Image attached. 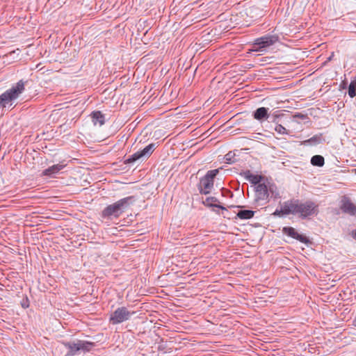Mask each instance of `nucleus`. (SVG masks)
Listing matches in <instances>:
<instances>
[{
	"mask_svg": "<svg viewBox=\"0 0 356 356\" xmlns=\"http://www.w3.org/2000/svg\"><path fill=\"white\" fill-rule=\"evenodd\" d=\"M240 175L243 177L246 180L250 181L251 184L257 186L259 184H261V181L263 179V177L261 175H254L249 170L242 171L240 173Z\"/></svg>",
	"mask_w": 356,
	"mask_h": 356,
	"instance_id": "10",
	"label": "nucleus"
},
{
	"mask_svg": "<svg viewBox=\"0 0 356 356\" xmlns=\"http://www.w3.org/2000/svg\"><path fill=\"white\" fill-rule=\"evenodd\" d=\"M323 141V137L321 134L315 135L310 138L309 139H307L305 141H303L304 145H316L322 143Z\"/></svg>",
	"mask_w": 356,
	"mask_h": 356,
	"instance_id": "19",
	"label": "nucleus"
},
{
	"mask_svg": "<svg viewBox=\"0 0 356 356\" xmlns=\"http://www.w3.org/2000/svg\"><path fill=\"white\" fill-rule=\"evenodd\" d=\"M348 95L353 98L356 96V77L351 80L348 86Z\"/></svg>",
	"mask_w": 356,
	"mask_h": 356,
	"instance_id": "22",
	"label": "nucleus"
},
{
	"mask_svg": "<svg viewBox=\"0 0 356 356\" xmlns=\"http://www.w3.org/2000/svg\"><path fill=\"white\" fill-rule=\"evenodd\" d=\"M282 231L284 234L300 241L301 243H307L309 241V239L305 236L298 234L293 227H284Z\"/></svg>",
	"mask_w": 356,
	"mask_h": 356,
	"instance_id": "8",
	"label": "nucleus"
},
{
	"mask_svg": "<svg viewBox=\"0 0 356 356\" xmlns=\"http://www.w3.org/2000/svg\"><path fill=\"white\" fill-rule=\"evenodd\" d=\"M65 166V164L63 163H58L53 165L48 168L45 169L42 172V175L44 176L52 177L53 175L58 173L61 170H63Z\"/></svg>",
	"mask_w": 356,
	"mask_h": 356,
	"instance_id": "14",
	"label": "nucleus"
},
{
	"mask_svg": "<svg viewBox=\"0 0 356 356\" xmlns=\"http://www.w3.org/2000/svg\"><path fill=\"white\" fill-rule=\"evenodd\" d=\"M25 81L19 80L0 95V108L14 107L15 102L25 90Z\"/></svg>",
	"mask_w": 356,
	"mask_h": 356,
	"instance_id": "2",
	"label": "nucleus"
},
{
	"mask_svg": "<svg viewBox=\"0 0 356 356\" xmlns=\"http://www.w3.org/2000/svg\"><path fill=\"white\" fill-rule=\"evenodd\" d=\"M332 56H333V53L332 54V56L328 58V60H331Z\"/></svg>",
	"mask_w": 356,
	"mask_h": 356,
	"instance_id": "35",
	"label": "nucleus"
},
{
	"mask_svg": "<svg viewBox=\"0 0 356 356\" xmlns=\"http://www.w3.org/2000/svg\"><path fill=\"white\" fill-rule=\"evenodd\" d=\"M285 216L297 214L298 200H287L282 204Z\"/></svg>",
	"mask_w": 356,
	"mask_h": 356,
	"instance_id": "9",
	"label": "nucleus"
},
{
	"mask_svg": "<svg viewBox=\"0 0 356 356\" xmlns=\"http://www.w3.org/2000/svg\"><path fill=\"white\" fill-rule=\"evenodd\" d=\"M294 118H306V115H304L301 113H298L294 115Z\"/></svg>",
	"mask_w": 356,
	"mask_h": 356,
	"instance_id": "30",
	"label": "nucleus"
},
{
	"mask_svg": "<svg viewBox=\"0 0 356 356\" xmlns=\"http://www.w3.org/2000/svg\"><path fill=\"white\" fill-rule=\"evenodd\" d=\"M253 117L255 120L263 122L264 120H268L269 113L268 108L266 107H259L256 109L253 113Z\"/></svg>",
	"mask_w": 356,
	"mask_h": 356,
	"instance_id": "13",
	"label": "nucleus"
},
{
	"mask_svg": "<svg viewBox=\"0 0 356 356\" xmlns=\"http://www.w3.org/2000/svg\"><path fill=\"white\" fill-rule=\"evenodd\" d=\"M324 163V158L321 155H314L311 159V163L314 166L321 167Z\"/></svg>",
	"mask_w": 356,
	"mask_h": 356,
	"instance_id": "20",
	"label": "nucleus"
},
{
	"mask_svg": "<svg viewBox=\"0 0 356 356\" xmlns=\"http://www.w3.org/2000/svg\"><path fill=\"white\" fill-rule=\"evenodd\" d=\"M141 158H143V156L140 151H138V152L133 154L127 159H126L124 161V163L125 164L132 163Z\"/></svg>",
	"mask_w": 356,
	"mask_h": 356,
	"instance_id": "23",
	"label": "nucleus"
},
{
	"mask_svg": "<svg viewBox=\"0 0 356 356\" xmlns=\"http://www.w3.org/2000/svg\"><path fill=\"white\" fill-rule=\"evenodd\" d=\"M273 215L275 216H279V217H282V216H285L282 205L281 206V208L280 209H275V211L273 212Z\"/></svg>",
	"mask_w": 356,
	"mask_h": 356,
	"instance_id": "28",
	"label": "nucleus"
},
{
	"mask_svg": "<svg viewBox=\"0 0 356 356\" xmlns=\"http://www.w3.org/2000/svg\"><path fill=\"white\" fill-rule=\"evenodd\" d=\"M353 325L356 327V318L353 321Z\"/></svg>",
	"mask_w": 356,
	"mask_h": 356,
	"instance_id": "33",
	"label": "nucleus"
},
{
	"mask_svg": "<svg viewBox=\"0 0 356 356\" xmlns=\"http://www.w3.org/2000/svg\"><path fill=\"white\" fill-rule=\"evenodd\" d=\"M63 344L68 350L67 353V356L77 355L81 352H89L95 346V343L92 342L81 340L64 342Z\"/></svg>",
	"mask_w": 356,
	"mask_h": 356,
	"instance_id": "3",
	"label": "nucleus"
},
{
	"mask_svg": "<svg viewBox=\"0 0 356 356\" xmlns=\"http://www.w3.org/2000/svg\"><path fill=\"white\" fill-rule=\"evenodd\" d=\"M15 51H13L12 52H10V54H15Z\"/></svg>",
	"mask_w": 356,
	"mask_h": 356,
	"instance_id": "36",
	"label": "nucleus"
},
{
	"mask_svg": "<svg viewBox=\"0 0 356 356\" xmlns=\"http://www.w3.org/2000/svg\"><path fill=\"white\" fill-rule=\"evenodd\" d=\"M141 158H143V156L140 151H138V152L133 154L127 159H126L124 161V163L125 164L132 163Z\"/></svg>",
	"mask_w": 356,
	"mask_h": 356,
	"instance_id": "24",
	"label": "nucleus"
},
{
	"mask_svg": "<svg viewBox=\"0 0 356 356\" xmlns=\"http://www.w3.org/2000/svg\"><path fill=\"white\" fill-rule=\"evenodd\" d=\"M280 40V37L277 34H266L262 37L256 38L252 44L253 51H262L264 49L274 45Z\"/></svg>",
	"mask_w": 356,
	"mask_h": 356,
	"instance_id": "5",
	"label": "nucleus"
},
{
	"mask_svg": "<svg viewBox=\"0 0 356 356\" xmlns=\"http://www.w3.org/2000/svg\"><path fill=\"white\" fill-rule=\"evenodd\" d=\"M141 158H143V156L140 151H138V152L133 154L127 159H126L124 161V163L125 164L132 163Z\"/></svg>",
	"mask_w": 356,
	"mask_h": 356,
	"instance_id": "25",
	"label": "nucleus"
},
{
	"mask_svg": "<svg viewBox=\"0 0 356 356\" xmlns=\"http://www.w3.org/2000/svg\"><path fill=\"white\" fill-rule=\"evenodd\" d=\"M353 237L356 239V229L353 232Z\"/></svg>",
	"mask_w": 356,
	"mask_h": 356,
	"instance_id": "32",
	"label": "nucleus"
},
{
	"mask_svg": "<svg viewBox=\"0 0 356 356\" xmlns=\"http://www.w3.org/2000/svg\"><path fill=\"white\" fill-rule=\"evenodd\" d=\"M92 122L95 125L102 126L105 122V117L101 111H94L91 113Z\"/></svg>",
	"mask_w": 356,
	"mask_h": 356,
	"instance_id": "16",
	"label": "nucleus"
},
{
	"mask_svg": "<svg viewBox=\"0 0 356 356\" xmlns=\"http://www.w3.org/2000/svg\"><path fill=\"white\" fill-rule=\"evenodd\" d=\"M218 170H209L207 174L200 179L198 188L202 194H209L213 187L214 178L218 173Z\"/></svg>",
	"mask_w": 356,
	"mask_h": 356,
	"instance_id": "6",
	"label": "nucleus"
},
{
	"mask_svg": "<svg viewBox=\"0 0 356 356\" xmlns=\"http://www.w3.org/2000/svg\"><path fill=\"white\" fill-rule=\"evenodd\" d=\"M282 115L279 113L278 111H275L272 114H269V117H268V119L270 120V121L273 123H275V124H278L279 122V120L278 119L280 118V116H282Z\"/></svg>",
	"mask_w": 356,
	"mask_h": 356,
	"instance_id": "26",
	"label": "nucleus"
},
{
	"mask_svg": "<svg viewBox=\"0 0 356 356\" xmlns=\"http://www.w3.org/2000/svg\"><path fill=\"white\" fill-rule=\"evenodd\" d=\"M268 190L269 196H270L272 198L278 199L280 197V193L275 184H268Z\"/></svg>",
	"mask_w": 356,
	"mask_h": 356,
	"instance_id": "21",
	"label": "nucleus"
},
{
	"mask_svg": "<svg viewBox=\"0 0 356 356\" xmlns=\"http://www.w3.org/2000/svg\"><path fill=\"white\" fill-rule=\"evenodd\" d=\"M225 192H226L227 193H229V194L232 195V192H231L230 191H228V190H227V191H226Z\"/></svg>",
	"mask_w": 356,
	"mask_h": 356,
	"instance_id": "34",
	"label": "nucleus"
},
{
	"mask_svg": "<svg viewBox=\"0 0 356 356\" xmlns=\"http://www.w3.org/2000/svg\"><path fill=\"white\" fill-rule=\"evenodd\" d=\"M255 192L257 200H266L269 197L268 186L265 184H259L256 186Z\"/></svg>",
	"mask_w": 356,
	"mask_h": 356,
	"instance_id": "11",
	"label": "nucleus"
},
{
	"mask_svg": "<svg viewBox=\"0 0 356 356\" xmlns=\"http://www.w3.org/2000/svg\"><path fill=\"white\" fill-rule=\"evenodd\" d=\"M341 209L345 213L356 216V206L349 200H346L343 202Z\"/></svg>",
	"mask_w": 356,
	"mask_h": 356,
	"instance_id": "15",
	"label": "nucleus"
},
{
	"mask_svg": "<svg viewBox=\"0 0 356 356\" xmlns=\"http://www.w3.org/2000/svg\"><path fill=\"white\" fill-rule=\"evenodd\" d=\"M254 211L252 210L241 209L236 214L237 217L241 220L250 219L254 216Z\"/></svg>",
	"mask_w": 356,
	"mask_h": 356,
	"instance_id": "17",
	"label": "nucleus"
},
{
	"mask_svg": "<svg viewBox=\"0 0 356 356\" xmlns=\"http://www.w3.org/2000/svg\"><path fill=\"white\" fill-rule=\"evenodd\" d=\"M225 159L229 163H231V152L225 155Z\"/></svg>",
	"mask_w": 356,
	"mask_h": 356,
	"instance_id": "29",
	"label": "nucleus"
},
{
	"mask_svg": "<svg viewBox=\"0 0 356 356\" xmlns=\"http://www.w3.org/2000/svg\"><path fill=\"white\" fill-rule=\"evenodd\" d=\"M156 149V145L154 143H150L147 145L143 149L140 151L143 158H148L151 156L153 152Z\"/></svg>",
	"mask_w": 356,
	"mask_h": 356,
	"instance_id": "18",
	"label": "nucleus"
},
{
	"mask_svg": "<svg viewBox=\"0 0 356 356\" xmlns=\"http://www.w3.org/2000/svg\"><path fill=\"white\" fill-rule=\"evenodd\" d=\"M135 312H130L126 307L117 308L109 317V322L113 325L122 323L129 320Z\"/></svg>",
	"mask_w": 356,
	"mask_h": 356,
	"instance_id": "7",
	"label": "nucleus"
},
{
	"mask_svg": "<svg viewBox=\"0 0 356 356\" xmlns=\"http://www.w3.org/2000/svg\"><path fill=\"white\" fill-rule=\"evenodd\" d=\"M275 131L278 133L279 134H282V135H288L289 134V131L288 130L284 127H283L282 124H277L275 127Z\"/></svg>",
	"mask_w": 356,
	"mask_h": 356,
	"instance_id": "27",
	"label": "nucleus"
},
{
	"mask_svg": "<svg viewBox=\"0 0 356 356\" xmlns=\"http://www.w3.org/2000/svg\"><path fill=\"white\" fill-rule=\"evenodd\" d=\"M342 83H343V85H344V86H346V82H344V81H343Z\"/></svg>",
	"mask_w": 356,
	"mask_h": 356,
	"instance_id": "37",
	"label": "nucleus"
},
{
	"mask_svg": "<svg viewBox=\"0 0 356 356\" xmlns=\"http://www.w3.org/2000/svg\"><path fill=\"white\" fill-rule=\"evenodd\" d=\"M134 202V196L122 198L106 207L101 213V217L108 220L118 219Z\"/></svg>",
	"mask_w": 356,
	"mask_h": 356,
	"instance_id": "1",
	"label": "nucleus"
},
{
	"mask_svg": "<svg viewBox=\"0 0 356 356\" xmlns=\"http://www.w3.org/2000/svg\"><path fill=\"white\" fill-rule=\"evenodd\" d=\"M28 302V300H26V302H23L22 303V306L24 307V308H26L29 307V304L27 303Z\"/></svg>",
	"mask_w": 356,
	"mask_h": 356,
	"instance_id": "31",
	"label": "nucleus"
},
{
	"mask_svg": "<svg viewBox=\"0 0 356 356\" xmlns=\"http://www.w3.org/2000/svg\"><path fill=\"white\" fill-rule=\"evenodd\" d=\"M218 203L219 200L215 197H208L205 199V200L203 201V204L204 206L213 208V211L216 212L215 208L227 211V209L225 207L219 204Z\"/></svg>",
	"mask_w": 356,
	"mask_h": 356,
	"instance_id": "12",
	"label": "nucleus"
},
{
	"mask_svg": "<svg viewBox=\"0 0 356 356\" xmlns=\"http://www.w3.org/2000/svg\"><path fill=\"white\" fill-rule=\"evenodd\" d=\"M318 213V206L314 202L307 200L304 202L298 200L297 214L302 219L309 218Z\"/></svg>",
	"mask_w": 356,
	"mask_h": 356,
	"instance_id": "4",
	"label": "nucleus"
}]
</instances>
